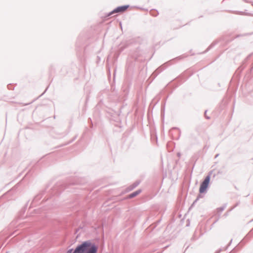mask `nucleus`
<instances>
[{
  "mask_svg": "<svg viewBox=\"0 0 253 253\" xmlns=\"http://www.w3.org/2000/svg\"><path fill=\"white\" fill-rule=\"evenodd\" d=\"M97 248L89 242H85L76 248L74 253H96Z\"/></svg>",
  "mask_w": 253,
  "mask_h": 253,
  "instance_id": "1",
  "label": "nucleus"
},
{
  "mask_svg": "<svg viewBox=\"0 0 253 253\" xmlns=\"http://www.w3.org/2000/svg\"><path fill=\"white\" fill-rule=\"evenodd\" d=\"M210 181V176H207L201 184L199 192L201 193L205 192L208 187Z\"/></svg>",
  "mask_w": 253,
  "mask_h": 253,
  "instance_id": "2",
  "label": "nucleus"
},
{
  "mask_svg": "<svg viewBox=\"0 0 253 253\" xmlns=\"http://www.w3.org/2000/svg\"><path fill=\"white\" fill-rule=\"evenodd\" d=\"M128 7V5H124V6H119V7H117L116 9H115L112 11V13H118V12H123L125 11L127 9Z\"/></svg>",
  "mask_w": 253,
  "mask_h": 253,
  "instance_id": "3",
  "label": "nucleus"
},
{
  "mask_svg": "<svg viewBox=\"0 0 253 253\" xmlns=\"http://www.w3.org/2000/svg\"><path fill=\"white\" fill-rule=\"evenodd\" d=\"M140 192H141V190L136 191L130 194V195H129L128 196V198H132L135 197L136 196L138 195L139 193H140Z\"/></svg>",
  "mask_w": 253,
  "mask_h": 253,
  "instance_id": "4",
  "label": "nucleus"
}]
</instances>
